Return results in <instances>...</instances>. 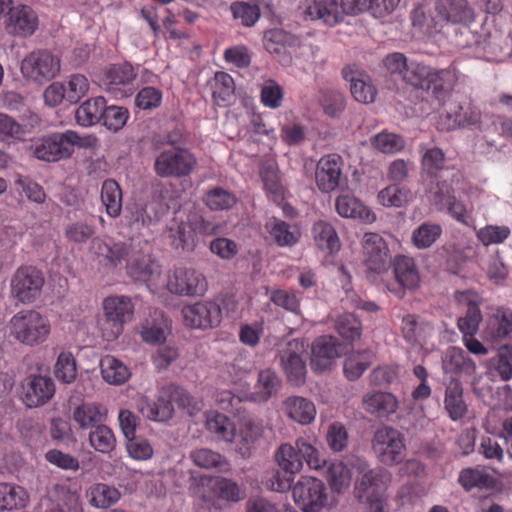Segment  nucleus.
Wrapping results in <instances>:
<instances>
[{
    "instance_id": "nucleus-1",
    "label": "nucleus",
    "mask_w": 512,
    "mask_h": 512,
    "mask_svg": "<svg viewBox=\"0 0 512 512\" xmlns=\"http://www.w3.org/2000/svg\"><path fill=\"white\" fill-rule=\"evenodd\" d=\"M205 427L215 441L232 443L242 456H248L251 447L262 437L263 425L251 417L242 418L236 426L219 412L205 414Z\"/></svg>"
},
{
    "instance_id": "nucleus-2",
    "label": "nucleus",
    "mask_w": 512,
    "mask_h": 512,
    "mask_svg": "<svg viewBox=\"0 0 512 512\" xmlns=\"http://www.w3.org/2000/svg\"><path fill=\"white\" fill-rule=\"evenodd\" d=\"M175 407L185 409L187 413L193 415L201 410L202 403L175 384L163 386L156 401L146 396H141L137 401L138 411L151 421L162 422L171 419Z\"/></svg>"
},
{
    "instance_id": "nucleus-3",
    "label": "nucleus",
    "mask_w": 512,
    "mask_h": 512,
    "mask_svg": "<svg viewBox=\"0 0 512 512\" xmlns=\"http://www.w3.org/2000/svg\"><path fill=\"white\" fill-rule=\"evenodd\" d=\"M358 477L355 482V494L370 512H386L384 493L390 483V474L383 468H371L362 458L351 462Z\"/></svg>"
},
{
    "instance_id": "nucleus-4",
    "label": "nucleus",
    "mask_w": 512,
    "mask_h": 512,
    "mask_svg": "<svg viewBox=\"0 0 512 512\" xmlns=\"http://www.w3.org/2000/svg\"><path fill=\"white\" fill-rule=\"evenodd\" d=\"M52 331L50 320L34 309H24L15 313L7 323V332L15 342L28 347L45 343Z\"/></svg>"
},
{
    "instance_id": "nucleus-5",
    "label": "nucleus",
    "mask_w": 512,
    "mask_h": 512,
    "mask_svg": "<svg viewBox=\"0 0 512 512\" xmlns=\"http://www.w3.org/2000/svg\"><path fill=\"white\" fill-rule=\"evenodd\" d=\"M98 139L94 135L81 136L72 130L62 133H53L42 137L33 145L35 157L42 161L55 162L69 158L75 147L96 148Z\"/></svg>"
},
{
    "instance_id": "nucleus-6",
    "label": "nucleus",
    "mask_w": 512,
    "mask_h": 512,
    "mask_svg": "<svg viewBox=\"0 0 512 512\" xmlns=\"http://www.w3.org/2000/svg\"><path fill=\"white\" fill-rule=\"evenodd\" d=\"M218 232V226L205 220L197 213L189 214L186 219L177 215L168 226V238L171 245L182 251H193L196 247L195 235L210 236Z\"/></svg>"
},
{
    "instance_id": "nucleus-7",
    "label": "nucleus",
    "mask_w": 512,
    "mask_h": 512,
    "mask_svg": "<svg viewBox=\"0 0 512 512\" xmlns=\"http://www.w3.org/2000/svg\"><path fill=\"white\" fill-rule=\"evenodd\" d=\"M105 319L99 328L106 341L116 340L123 332L125 323L130 322L134 314V305L128 296H109L103 300Z\"/></svg>"
},
{
    "instance_id": "nucleus-8",
    "label": "nucleus",
    "mask_w": 512,
    "mask_h": 512,
    "mask_svg": "<svg viewBox=\"0 0 512 512\" xmlns=\"http://www.w3.org/2000/svg\"><path fill=\"white\" fill-rule=\"evenodd\" d=\"M295 505L302 512H321L327 505L328 492L322 480L301 476L292 487Z\"/></svg>"
},
{
    "instance_id": "nucleus-9",
    "label": "nucleus",
    "mask_w": 512,
    "mask_h": 512,
    "mask_svg": "<svg viewBox=\"0 0 512 512\" xmlns=\"http://www.w3.org/2000/svg\"><path fill=\"white\" fill-rule=\"evenodd\" d=\"M406 450L403 434L395 428L384 426L376 430L372 439V451L377 460L394 466L401 462Z\"/></svg>"
},
{
    "instance_id": "nucleus-10",
    "label": "nucleus",
    "mask_w": 512,
    "mask_h": 512,
    "mask_svg": "<svg viewBox=\"0 0 512 512\" xmlns=\"http://www.w3.org/2000/svg\"><path fill=\"white\" fill-rule=\"evenodd\" d=\"M20 69L24 78L43 83L59 74L61 62L51 51L39 49L23 58Z\"/></svg>"
},
{
    "instance_id": "nucleus-11",
    "label": "nucleus",
    "mask_w": 512,
    "mask_h": 512,
    "mask_svg": "<svg viewBox=\"0 0 512 512\" xmlns=\"http://www.w3.org/2000/svg\"><path fill=\"white\" fill-rule=\"evenodd\" d=\"M45 283L42 272L32 266L18 268L11 278V295L22 304L34 303Z\"/></svg>"
},
{
    "instance_id": "nucleus-12",
    "label": "nucleus",
    "mask_w": 512,
    "mask_h": 512,
    "mask_svg": "<svg viewBox=\"0 0 512 512\" xmlns=\"http://www.w3.org/2000/svg\"><path fill=\"white\" fill-rule=\"evenodd\" d=\"M136 78L134 68L128 63L113 64L98 76L99 85L116 99L132 94L131 84Z\"/></svg>"
},
{
    "instance_id": "nucleus-13",
    "label": "nucleus",
    "mask_w": 512,
    "mask_h": 512,
    "mask_svg": "<svg viewBox=\"0 0 512 512\" xmlns=\"http://www.w3.org/2000/svg\"><path fill=\"white\" fill-rule=\"evenodd\" d=\"M480 112L469 102L461 103L455 99L444 101L439 111L438 125L442 130H453L458 127L478 123Z\"/></svg>"
},
{
    "instance_id": "nucleus-14",
    "label": "nucleus",
    "mask_w": 512,
    "mask_h": 512,
    "mask_svg": "<svg viewBox=\"0 0 512 512\" xmlns=\"http://www.w3.org/2000/svg\"><path fill=\"white\" fill-rule=\"evenodd\" d=\"M196 165V158L185 149H168L155 160V171L161 177L189 175Z\"/></svg>"
},
{
    "instance_id": "nucleus-15",
    "label": "nucleus",
    "mask_w": 512,
    "mask_h": 512,
    "mask_svg": "<svg viewBox=\"0 0 512 512\" xmlns=\"http://www.w3.org/2000/svg\"><path fill=\"white\" fill-rule=\"evenodd\" d=\"M127 273L134 280L146 283L151 291H155L162 269L149 253L135 249L127 259Z\"/></svg>"
},
{
    "instance_id": "nucleus-16",
    "label": "nucleus",
    "mask_w": 512,
    "mask_h": 512,
    "mask_svg": "<svg viewBox=\"0 0 512 512\" xmlns=\"http://www.w3.org/2000/svg\"><path fill=\"white\" fill-rule=\"evenodd\" d=\"M167 289L180 296H198L207 290L205 276L191 267H178L169 275Z\"/></svg>"
},
{
    "instance_id": "nucleus-17",
    "label": "nucleus",
    "mask_w": 512,
    "mask_h": 512,
    "mask_svg": "<svg viewBox=\"0 0 512 512\" xmlns=\"http://www.w3.org/2000/svg\"><path fill=\"white\" fill-rule=\"evenodd\" d=\"M54 394L55 384L49 376L32 374L22 381L20 398L28 408L45 405Z\"/></svg>"
},
{
    "instance_id": "nucleus-18",
    "label": "nucleus",
    "mask_w": 512,
    "mask_h": 512,
    "mask_svg": "<svg viewBox=\"0 0 512 512\" xmlns=\"http://www.w3.org/2000/svg\"><path fill=\"white\" fill-rule=\"evenodd\" d=\"M182 316L188 327L194 329L213 328L221 322V308L213 301H199L185 305L182 308Z\"/></svg>"
},
{
    "instance_id": "nucleus-19",
    "label": "nucleus",
    "mask_w": 512,
    "mask_h": 512,
    "mask_svg": "<svg viewBox=\"0 0 512 512\" xmlns=\"http://www.w3.org/2000/svg\"><path fill=\"white\" fill-rule=\"evenodd\" d=\"M396 283L388 286L390 292L402 298L405 290H414L419 286L420 273L415 260L405 255H398L392 262Z\"/></svg>"
},
{
    "instance_id": "nucleus-20",
    "label": "nucleus",
    "mask_w": 512,
    "mask_h": 512,
    "mask_svg": "<svg viewBox=\"0 0 512 512\" xmlns=\"http://www.w3.org/2000/svg\"><path fill=\"white\" fill-rule=\"evenodd\" d=\"M298 10L305 20H320L328 26H335L343 21L338 0H305Z\"/></svg>"
},
{
    "instance_id": "nucleus-21",
    "label": "nucleus",
    "mask_w": 512,
    "mask_h": 512,
    "mask_svg": "<svg viewBox=\"0 0 512 512\" xmlns=\"http://www.w3.org/2000/svg\"><path fill=\"white\" fill-rule=\"evenodd\" d=\"M38 25V15L30 6L24 4L12 6L5 21L7 33L19 38L33 35Z\"/></svg>"
},
{
    "instance_id": "nucleus-22",
    "label": "nucleus",
    "mask_w": 512,
    "mask_h": 512,
    "mask_svg": "<svg viewBox=\"0 0 512 512\" xmlns=\"http://www.w3.org/2000/svg\"><path fill=\"white\" fill-rule=\"evenodd\" d=\"M455 43L460 48L473 49L477 58H488V54L495 51L489 32L484 28L472 30L469 24L460 25Z\"/></svg>"
},
{
    "instance_id": "nucleus-23",
    "label": "nucleus",
    "mask_w": 512,
    "mask_h": 512,
    "mask_svg": "<svg viewBox=\"0 0 512 512\" xmlns=\"http://www.w3.org/2000/svg\"><path fill=\"white\" fill-rule=\"evenodd\" d=\"M364 261L369 270L381 273L386 270L389 250L384 239L377 233H365L362 238Z\"/></svg>"
},
{
    "instance_id": "nucleus-24",
    "label": "nucleus",
    "mask_w": 512,
    "mask_h": 512,
    "mask_svg": "<svg viewBox=\"0 0 512 512\" xmlns=\"http://www.w3.org/2000/svg\"><path fill=\"white\" fill-rule=\"evenodd\" d=\"M435 12L438 21L449 24H470L475 18L468 0H436Z\"/></svg>"
},
{
    "instance_id": "nucleus-25",
    "label": "nucleus",
    "mask_w": 512,
    "mask_h": 512,
    "mask_svg": "<svg viewBox=\"0 0 512 512\" xmlns=\"http://www.w3.org/2000/svg\"><path fill=\"white\" fill-rule=\"evenodd\" d=\"M341 175L342 159L339 155L330 154L318 161L315 179L317 187L322 192L334 191L340 184Z\"/></svg>"
},
{
    "instance_id": "nucleus-26",
    "label": "nucleus",
    "mask_w": 512,
    "mask_h": 512,
    "mask_svg": "<svg viewBox=\"0 0 512 512\" xmlns=\"http://www.w3.org/2000/svg\"><path fill=\"white\" fill-rule=\"evenodd\" d=\"M303 345L297 341H290L281 351V365L288 377V380L294 385H300L304 382L306 375V365L301 356Z\"/></svg>"
},
{
    "instance_id": "nucleus-27",
    "label": "nucleus",
    "mask_w": 512,
    "mask_h": 512,
    "mask_svg": "<svg viewBox=\"0 0 512 512\" xmlns=\"http://www.w3.org/2000/svg\"><path fill=\"white\" fill-rule=\"evenodd\" d=\"M340 354V345L336 338L333 336L317 338L312 345V369L318 373L329 370Z\"/></svg>"
},
{
    "instance_id": "nucleus-28",
    "label": "nucleus",
    "mask_w": 512,
    "mask_h": 512,
    "mask_svg": "<svg viewBox=\"0 0 512 512\" xmlns=\"http://www.w3.org/2000/svg\"><path fill=\"white\" fill-rule=\"evenodd\" d=\"M486 341L498 344L512 338V311L503 307L493 310L483 330Z\"/></svg>"
},
{
    "instance_id": "nucleus-29",
    "label": "nucleus",
    "mask_w": 512,
    "mask_h": 512,
    "mask_svg": "<svg viewBox=\"0 0 512 512\" xmlns=\"http://www.w3.org/2000/svg\"><path fill=\"white\" fill-rule=\"evenodd\" d=\"M89 250L100 261L116 266L123 260L127 261L135 248L124 242H106L96 237L90 242Z\"/></svg>"
},
{
    "instance_id": "nucleus-30",
    "label": "nucleus",
    "mask_w": 512,
    "mask_h": 512,
    "mask_svg": "<svg viewBox=\"0 0 512 512\" xmlns=\"http://www.w3.org/2000/svg\"><path fill=\"white\" fill-rule=\"evenodd\" d=\"M431 201L439 209H447L458 222L469 225L466 207L451 194L450 187L446 183H437L436 188L431 191Z\"/></svg>"
},
{
    "instance_id": "nucleus-31",
    "label": "nucleus",
    "mask_w": 512,
    "mask_h": 512,
    "mask_svg": "<svg viewBox=\"0 0 512 512\" xmlns=\"http://www.w3.org/2000/svg\"><path fill=\"white\" fill-rule=\"evenodd\" d=\"M282 410L289 419L300 425L311 424L317 415L313 401L297 395L287 397L282 403Z\"/></svg>"
},
{
    "instance_id": "nucleus-32",
    "label": "nucleus",
    "mask_w": 512,
    "mask_h": 512,
    "mask_svg": "<svg viewBox=\"0 0 512 512\" xmlns=\"http://www.w3.org/2000/svg\"><path fill=\"white\" fill-rule=\"evenodd\" d=\"M344 77L350 82V90L354 99L363 104L373 103L377 96V90L372 84L368 74L359 70L345 68Z\"/></svg>"
},
{
    "instance_id": "nucleus-33",
    "label": "nucleus",
    "mask_w": 512,
    "mask_h": 512,
    "mask_svg": "<svg viewBox=\"0 0 512 512\" xmlns=\"http://www.w3.org/2000/svg\"><path fill=\"white\" fill-rule=\"evenodd\" d=\"M108 415V409L97 402H86L76 406L72 413L74 422L81 429H93L102 425Z\"/></svg>"
},
{
    "instance_id": "nucleus-34",
    "label": "nucleus",
    "mask_w": 512,
    "mask_h": 512,
    "mask_svg": "<svg viewBox=\"0 0 512 512\" xmlns=\"http://www.w3.org/2000/svg\"><path fill=\"white\" fill-rule=\"evenodd\" d=\"M442 369L455 378L454 375L458 374L473 375L476 364L461 348L449 347L442 356Z\"/></svg>"
},
{
    "instance_id": "nucleus-35",
    "label": "nucleus",
    "mask_w": 512,
    "mask_h": 512,
    "mask_svg": "<svg viewBox=\"0 0 512 512\" xmlns=\"http://www.w3.org/2000/svg\"><path fill=\"white\" fill-rule=\"evenodd\" d=\"M337 213L343 218L359 219L365 223L376 220L375 214L359 199L349 194L339 195L335 202Z\"/></svg>"
},
{
    "instance_id": "nucleus-36",
    "label": "nucleus",
    "mask_w": 512,
    "mask_h": 512,
    "mask_svg": "<svg viewBox=\"0 0 512 512\" xmlns=\"http://www.w3.org/2000/svg\"><path fill=\"white\" fill-rule=\"evenodd\" d=\"M364 410L378 417H386L396 412L398 401L396 397L388 392H371L362 398Z\"/></svg>"
},
{
    "instance_id": "nucleus-37",
    "label": "nucleus",
    "mask_w": 512,
    "mask_h": 512,
    "mask_svg": "<svg viewBox=\"0 0 512 512\" xmlns=\"http://www.w3.org/2000/svg\"><path fill=\"white\" fill-rule=\"evenodd\" d=\"M265 228L273 241L280 247H292L301 238V231L297 225H291L280 219H270Z\"/></svg>"
},
{
    "instance_id": "nucleus-38",
    "label": "nucleus",
    "mask_w": 512,
    "mask_h": 512,
    "mask_svg": "<svg viewBox=\"0 0 512 512\" xmlns=\"http://www.w3.org/2000/svg\"><path fill=\"white\" fill-rule=\"evenodd\" d=\"M356 457H351L347 461H337L329 464L326 472V479L331 489L337 493H343L349 489L352 482L354 468L351 462Z\"/></svg>"
},
{
    "instance_id": "nucleus-39",
    "label": "nucleus",
    "mask_w": 512,
    "mask_h": 512,
    "mask_svg": "<svg viewBox=\"0 0 512 512\" xmlns=\"http://www.w3.org/2000/svg\"><path fill=\"white\" fill-rule=\"evenodd\" d=\"M444 408L453 421L462 419L467 413V404L463 399V388L456 378H451L446 385Z\"/></svg>"
},
{
    "instance_id": "nucleus-40",
    "label": "nucleus",
    "mask_w": 512,
    "mask_h": 512,
    "mask_svg": "<svg viewBox=\"0 0 512 512\" xmlns=\"http://www.w3.org/2000/svg\"><path fill=\"white\" fill-rule=\"evenodd\" d=\"M29 494L25 488L15 483L0 482V512L25 508Z\"/></svg>"
},
{
    "instance_id": "nucleus-41",
    "label": "nucleus",
    "mask_w": 512,
    "mask_h": 512,
    "mask_svg": "<svg viewBox=\"0 0 512 512\" xmlns=\"http://www.w3.org/2000/svg\"><path fill=\"white\" fill-rule=\"evenodd\" d=\"M100 369L103 380L110 385H122L131 377L130 368L123 361L111 355L101 358Z\"/></svg>"
},
{
    "instance_id": "nucleus-42",
    "label": "nucleus",
    "mask_w": 512,
    "mask_h": 512,
    "mask_svg": "<svg viewBox=\"0 0 512 512\" xmlns=\"http://www.w3.org/2000/svg\"><path fill=\"white\" fill-rule=\"evenodd\" d=\"M312 237L316 246L325 253L334 254L341 244L334 227L325 221H318L312 227Z\"/></svg>"
},
{
    "instance_id": "nucleus-43",
    "label": "nucleus",
    "mask_w": 512,
    "mask_h": 512,
    "mask_svg": "<svg viewBox=\"0 0 512 512\" xmlns=\"http://www.w3.org/2000/svg\"><path fill=\"white\" fill-rule=\"evenodd\" d=\"M458 80L456 70L454 68L436 69L434 68L433 76L430 80V90L435 94L439 101L443 104L450 98V92Z\"/></svg>"
},
{
    "instance_id": "nucleus-44",
    "label": "nucleus",
    "mask_w": 512,
    "mask_h": 512,
    "mask_svg": "<svg viewBox=\"0 0 512 512\" xmlns=\"http://www.w3.org/2000/svg\"><path fill=\"white\" fill-rule=\"evenodd\" d=\"M89 504L98 509H105L116 504L120 498V491L105 483H95L86 491Z\"/></svg>"
},
{
    "instance_id": "nucleus-45",
    "label": "nucleus",
    "mask_w": 512,
    "mask_h": 512,
    "mask_svg": "<svg viewBox=\"0 0 512 512\" xmlns=\"http://www.w3.org/2000/svg\"><path fill=\"white\" fill-rule=\"evenodd\" d=\"M106 100L102 96L90 98L83 102L75 112L76 122L83 127H90L102 119Z\"/></svg>"
},
{
    "instance_id": "nucleus-46",
    "label": "nucleus",
    "mask_w": 512,
    "mask_h": 512,
    "mask_svg": "<svg viewBox=\"0 0 512 512\" xmlns=\"http://www.w3.org/2000/svg\"><path fill=\"white\" fill-rule=\"evenodd\" d=\"M96 231L93 219L75 220L65 226L64 236L69 243L83 245L95 238Z\"/></svg>"
},
{
    "instance_id": "nucleus-47",
    "label": "nucleus",
    "mask_w": 512,
    "mask_h": 512,
    "mask_svg": "<svg viewBox=\"0 0 512 512\" xmlns=\"http://www.w3.org/2000/svg\"><path fill=\"white\" fill-rule=\"evenodd\" d=\"M212 97L217 105H228L234 99L235 85L233 78L225 72H217L209 81Z\"/></svg>"
},
{
    "instance_id": "nucleus-48",
    "label": "nucleus",
    "mask_w": 512,
    "mask_h": 512,
    "mask_svg": "<svg viewBox=\"0 0 512 512\" xmlns=\"http://www.w3.org/2000/svg\"><path fill=\"white\" fill-rule=\"evenodd\" d=\"M279 386L280 379L274 371L270 369L262 370L259 372L255 391L245 398L253 401H267L277 393Z\"/></svg>"
},
{
    "instance_id": "nucleus-49",
    "label": "nucleus",
    "mask_w": 512,
    "mask_h": 512,
    "mask_svg": "<svg viewBox=\"0 0 512 512\" xmlns=\"http://www.w3.org/2000/svg\"><path fill=\"white\" fill-rule=\"evenodd\" d=\"M169 320L162 313H156L152 320H146L141 327V337L149 344H160L165 341L169 330Z\"/></svg>"
},
{
    "instance_id": "nucleus-50",
    "label": "nucleus",
    "mask_w": 512,
    "mask_h": 512,
    "mask_svg": "<svg viewBox=\"0 0 512 512\" xmlns=\"http://www.w3.org/2000/svg\"><path fill=\"white\" fill-rule=\"evenodd\" d=\"M101 200L110 217H118L122 210V191L112 179L105 180L101 188Z\"/></svg>"
},
{
    "instance_id": "nucleus-51",
    "label": "nucleus",
    "mask_w": 512,
    "mask_h": 512,
    "mask_svg": "<svg viewBox=\"0 0 512 512\" xmlns=\"http://www.w3.org/2000/svg\"><path fill=\"white\" fill-rule=\"evenodd\" d=\"M296 448L310 469L320 470L326 464V459L321 450L316 446V440L299 438L295 442Z\"/></svg>"
},
{
    "instance_id": "nucleus-52",
    "label": "nucleus",
    "mask_w": 512,
    "mask_h": 512,
    "mask_svg": "<svg viewBox=\"0 0 512 512\" xmlns=\"http://www.w3.org/2000/svg\"><path fill=\"white\" fill-rule=\"evenodd\" d=\"M402 332L408 342L422 344L433 333V327L419 324L414 315L408 314L402 319Z\"/></svg>"
},
{
    "instance_id": "nucleus-53",
    "label": "nucleus",
    "mask_w": 512,
    "mask_h": 512,
    "mask_svg": "<svg viewBox=\"0 0 512 512\" xmlns=\"http://www.w3.org/2000/svg\"><path fill=\"white\" fill-rule=\"evenodd\" d=\"M276 460L279 467L289 474H296L303 467L302 458L295 446L289 443L282 444L276 453Z\"/></svg>"
},
{
    "instance_id": "nucleus-54",
    "label": "nucleus",
    "mask_w": 512,
    "mask_h": 512,
    "mask_svg": "<svg viewBox=\"0 0 512 512\" xmlns=\"http://www.w3.org/2000/svg\"><path fill=\"white\" fill-rule=\"evenodd\" d=\"M370 142L373 148L384 154H395L405 147V140L402 136L387 130L372 136Z\"/></svg>"
},
{
    "instance_id": "nucleus-55",
    "label": "nucleus",
    "mask_w": 512,
    "mask_h": 512,
    "mask_svg": "<svg viewBox=\"0 0 512 512\" xmlns=\"http://www.w3.org/2000/svg\"><path fill=\"white\" fill-rule=\"evenodd\" d=\"M434 68L416 61H410L404 81L415 88L430 91V80Z\"/></svg>"
},
{
    "instance_id": "nucleus-56",
    "label": "nucleus",
    "mask_w": 512,
    "mask_h": 512,
    "mask_svg": "<svg viewBox=\"0 0 512 512\" xmlns=\"http://www.w3.org/2000/svg\"><path fill=\"white\" fill-rule=\"evenodd\" d=\"M190 458L195 465L204 469L215 468L219 471H227L229 469V464L225 458L211 449H196L191 452Z\"/></svg>"
},
{
    "instance_id": "nucleus-57",
    "label": "nucleus",
    "mask_w": 512,
    "mask_h": 512,
    "mask_svg": "<svg viewBox=\"0 0 512 512\" xmlns=\"http://www.w3.org/2000/svg\"><path fill=\"white\" fill-rule=\"evenodd\" d=\"M89 443L96 451L108 454L116 447V437L107 425H97L89 434Z\"/></svg>"
},
{
    "instance_id": "nucleus-58",
    "label": "nucleus",
    "mask_w": 512,
    "mask_h": 512,
    "mask_svg": "<svg viewBox=\"0 0 512 512\" xmlns=\"http://www.w3.org/2000/svg\"><path fill=\"white\" fill-rule=\"evenodd\" d=\"M372 363V353L364 350L350 354L344 363V373L348 380H357Z\"/></svg>"
},
{
    "instance_id": "nucleus-59",
    "label": "nucleus",
    "mask_w": 512,
    "mask_h": 512,
    "mask_svg": "<svg viewBox=\"0 0 512 512\" xmlns=\"http://www.w3.org/2000/svg\"><path fill=\"white\" fill-rule=\"evenodd\" d=\"M208 486L218 499L237 502L241 499V490L236 482L222 477L212 478Z\"/></svg>"
},
{
    "instance_id": "nucleus-60",
    "label": "nucleus",
    "mask_w": 512,
    "mask_h": 512,
    "mask_svg": "<svg viewBox=\"0 0 512 512\" xmlns=\"http://www.w3.org/2000/svg\"><path fill=\"white\" fill-rule=\"evenodd\" d=\"M63 85L66 91V101L71 104H75L85 97L91 87L88 78L78 73L70 75Z\"/></svg>"
},
{
    "instance_id": "nucleus-61",
    "label": "nucleus",
    "mask_w": 512,
    "mask_h": 512,
    "mask_svg": "<svg viewBox=\"0 0 512 512\" xmlns=\"http://www.w3.org/2000/svg\"><path fill=\"white\" fill-rule=\"evenodd\" d=\"M57 501L43 512H79L81 510L79 497L64 486H57Z\"/></svg>"
},
{
    "instance_id": "nucleus-62",
    "label": "nucleus",
    "mask_w": 512,
    "mask_h": 512,
    "mask_svg": "<svg viewBox=\"0 0 512 512\" xmlns=\"http://www.w3.org/2000/svg\"><path fill=\"white\" fill-rule=\"evenodd\" d=\"M27 134L26 128L11 116L0 113V141L14 143L22 141Z\"/></svg>"
},
{
    "instance_id": "nucleus-63",
    "label": "nucleus",
    "mask_w": 512,
    "mask_h": 512,
    "mask_svg": "<svg viewBox=\"0 0 512 512\" xmlns=\"http://www.w3.org/2000/svg\"><path fill=\"white\" fill-rule=\"evenodd\" d=\"M260 173L267 193L272 197L274 202H281L283 200L284 190L275 165L272 163L263 165Z\"/></svg>"
},
{
    "instance_id": "nucleus-64",
    "label": "nucleus",
    "mask_w": 512,
    "mask_h": 512,
    "mask_svg": "<svg viewBox=\"0 0 512 512\" xmlns=\"http://www.w3.org/2000/svg\"><path fill=\"white\" fill-rule=\"evenodd\" d=\"M54 373L56 378L65 384H70L76 379V361L71 352L62 351L58 355Z\"/></svg>"
}]
</instances>
